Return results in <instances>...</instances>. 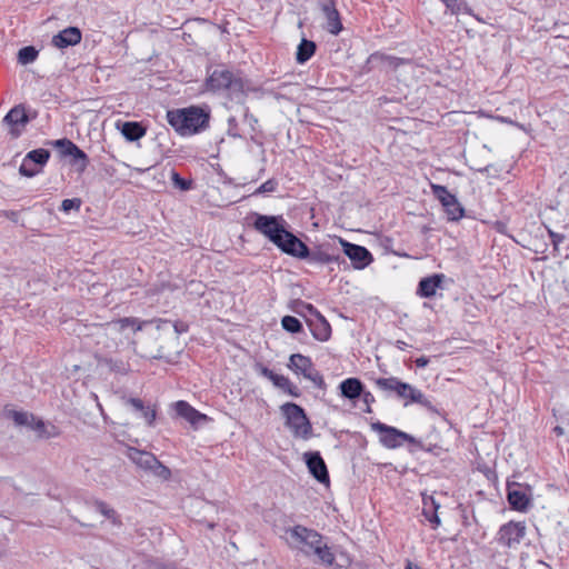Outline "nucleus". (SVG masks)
Segmentation results:
<instances>
[{
	"label": "nucleus",
	"mask_w": 569,
	"mask_h": 569,
	"mask_svg": "<svg viewBox=\"0 0 569 569\" xmlns=\"http://www.w3.org/2000/svg\"><path fill=\"white\" fill-rule=\"evenodd\" d=\"M292 547L299 549L307 557H315L313 562L330 567L336 556L325 540V537L315 529L297 525L287 530Z\"/></svg>",
	"instance_id": "nucleus-1"
},
{
	"label": "nucleus",
	"mask_w": 569,
	"mask_h": 569,
	"mask_svg": "<svg viewBox=\"0 0 569 569\" xmlns=\"http://www.w3.org/2000/svg\"><path fill=\"white\" fill-rule=\"evenodd\" d=\"M167 120L181 136L198 133L209 126L210 114L200 107L170 110Z\"/></svg>",
	"instance_id": "nucleus-2"
},
{
	"label": "nucleus",
	"mask_w": 569,
	"mask_h": 569,
	"mask_svg": "<svg viewBox=\"0 0 569 569\" xmlns=\"http://www.w3.org/2000/svg\"><path fill=\"white\" fill-rule=\"evenodd\" d=\"M376 387L387 395L393 392L400 399L419 403L428 410H433L431 401L417 388L407 382H402L396 377L378 378L375 380Z\"/></svg>",
	"instance_id": "nucleus-3"
},
{
	"label": "nucleus",
	"mask_w": 569,
	"mask_h": 569,
	"mask_svg": "<svg viewBox=\"0 0 569 569\" xmlns=\"http://www.w3.org/2000/svg\"><path fill=\"white\" fill-rule=\"evenodd\" d=\"M206 87L209 91H227L230 96L236 97L244 92L243 80L223 66H219L208 73Z\"/></svg>",
	"instance_id": "nucleus-4"
},
{
	"label": "nucleus",
	"mask_w": 569,
	"mask_h": 569,
	"mask_svg": "<svg viewBox=\"0 0 569 569\" xmlns=\"http://www.w3.org/2000/svg\"><path fill=\"white\" fill-rule=\"evenodd\" d=\"M280 410L286 418V426L291 430L293 437L310 438L312 426L302 407L293 402H287L280 407Z\"/></svg>",
	"instance_id": "nucleus-5"
},
{
	"label": "nucleus",
	"mask_w": 569,
	"mask_h": 569,
	"mask_svg": "<svg viewBox=\"0 0 569 569\" xmlns=\"http://www.w3.org/2000/svg\"><path fill=\"white\" fill-rule=\"evenodd\" d=\"M253 228L263 234L274 246L281 240L283 234L288 231L286 229V221L282 216H267L254 213Z\"/></svg>",
	"instance_id": "nucleus-6"
},
{
	"label": "nucleus",
	"mask_w": 569,
	"mask_h": 569,
	"mask_svg": "<svg viewBox=\"0 0 569 569\" xmlns=\"http://www.w3.org/2000/svg\"><path fill=\"white\" fill-rule=\"evenodd\" d=\"M372 430L379 432L380 435V442L386 447L390 449L398 448L402 446L403 441H407L409 443H412L417 446L420 449H426V447L422 445V442L411 435L403 432L395 427L385 425L380 421L373 422L371 425Z\"/></svg>",
	"instance_id": "nucleus-7"
},
{
	"label": "nucleus",
	"mask_w": 569,
	"mask_h": 569,
	"mask_svg": "<svg viewBox=\"0 0 569 569\" xmlns=\"http://www.w3.org/2000/svg\"><path fill=\"white\" fill-rule=\"evenodd\" d=\"M288 368L306 379L312 381L315 386L323 388L326 386L322 375L315 369L312 360L301 353H293L289 358Z\"/></svg>",
	"instance_id": "nucleus-8"
},
{
	"label": "nucleus",
	"mask_w": 569,
	"mask_h": 569,
	"mask_svg": "<svg viewBox=\"0 0 569 569\" xmlns=\"http://www.w3.org/2000/svg\"><path fill=\"white\" fill-rule=\"evenodd\" d=\"M432 194L440 201L445 208L449 220L457 221L465 214V209L447 187L441 184H431Z\"/></svg>",
	"instance_id": "nucleus-9"
},
{
	"label": "nucleus",
	"mask_w": 569,
	"mask_h": 569,
	"mask_svg": "<svg viewBox=\"0 0 569 569\" xmlns=\"http://www.w3.org/2000/svg\"><path fill=\"white\" fill-rule=\"evenodd\" d=\"M339 242L355 269H363L373 260L371 252L366 247L351 243L342 238H339Z\"/></svg>",
	"instance_id": "nucleus-10"
},
{
	"label": "nucleus",
	"mask_w": 569,
	"mask_h": 569,
	"mask_svg": "<svg viewBox=\"0 0 569 569\" xmlns=\"http://www.w3.org/2000/svg\"><path fill=\"white\" fill-rule=\"evenodd\" d=\"M529 488L516 482H507V499L511 509L526 512L531 498Z\"/></svg>",
	"instance_id": "nucleus-11"
},
{
	"label": "nucleus",
	"mask_w": 569,
	"mask_h": 569,
	"mask_svg": "<svg viewBox=\"0 0 569 569\" xmlns=\"http://www.w3.org/2000/svg\"><path fill=\"white\" fill-rule=\"evenodd\" d=\"M320 10L326 18L325 29L333 34L338 36L342 29V22L340 13L336 7V0H322L319 2Z\"/></svg>",
	"instance_id": "nucleus-12"
},
{
	"label": "nucleus",
	"mask_w": 569,
	"mask_h": 569,
	"mask_svg": "<svg viewBox=\"0 0 569 569\" xmlns=\"http://www.w3.org/2000/svg\"><path fill=\"white\" fill-rule=\"evenodd\" d=\"M277 247L283 253L298 259L307 258L309 256L308 246L290 231H287L283 234Z\"/></svg>",
	"instance_id": "nucleus-13"
},
{
	"label": "nucleus",
	"mask_w": 569,
	"mask_h": 569,
	"mask_svg": "<svg viewBox=\"0 0 569 569\" xmlns=\"http://www.w3.org/2000/svg\"><path fill=\"white\" fill-rule=\"evenodd\" d=\"M303 458L312 477L320 483L328 485L330 481L329 472L320 452L309 451L303 455Z\"/></svg>",
	"instance_id": "nucleus-14"
},
{
	"label": "nucleus",
	"mask_w": 569,
	"mask_h": 569,
	"mask_svg": "<svg viewBox=\"0 0 569 569\" xmlns=\"http://www.w3.org/2000/svg\"><path fill=\"white\" fill-rule=\"evenodd\" d=\"M30 121L22 104L13 107L3 118V123L10 127V134L18 138Z\"/></svg>",
	"instance_id": "nucleus-15"
},
{
	"label": "nucleus",
	"mask_w": 569,
	"mask_h": 569,
	"mask_svg": "<svg viewBox=\"0 0 569 569\" xmlns=\"http://www.w3.org/2000/svg\"><path fill=\"white\" fill-rule=\"evenodd\" d=\"M82 33L77 27H68L53 36L52 44L59 49H64L80 43Z\"/></svg>",
	"instance_id": "nucleus-16"
},
{
	"label": "nucleus",
	"mask_w": 569,
	"mask_h": 569,
	"mask_svg": "<svg viewBox=\"0 0 569 569\" xmlns=\"http://www.w3.org/2000/svg\"><path fill=\"white\" fill-rule=\"evenodd\" d=\"M446 276L443 273H433L422 278L417 288V295L422 298H431L436 295L437 289L441 288Z\"/></svg>",
	"instance_id": "nucleus-17"
},
{
	"label": "nucleus",
	"mask_w": 569,
	"mask_h": 569,
	"mask_svg": "<svg viewBox=\"0 0 569 569\" xmlns=\"http://www.w3.org/2000/svg\"><path fill=\"white\" fill-rule=\"evenodd\" d=\"M526 532L525 522L510 521L500 528V539L505 540L509 547L519 543Z\"/></svg>",
	"instance_id": "nucleus-18"
},
{
	"label": "nucleus",
	"mask_w": 569,
	"mask_h": 569,
	"mask_svg": "<svg viewBox=\"0 0 569 569\" xmlns=\"http://www.w3.org/2000/svg\"><path fill=\"white\" fill-rule=\"evenodd\" d=\"M312 337L321 342L328 341L331 337V326L328 320L322 316L307 320Z\"/></svg>",
	"instance_id": "nucleus-19"
},
{
	"label": "nucleus",
	"mask_w": 569,
	"mask_h": 569,
	"mask_svg": "<svg viewBox=\"0 0 569 569\" xmlns=\"http://www.w3.org/2000/svg\"><path fill=\"white\" fill-rule=\"evenodd\" d=\"M128 457L134 465L144 470H150L157 463V457L153 453L137 448H130Z\"/></svg>",
	"instance_id": "nucleus-20"
},
{
	"label": "nucleus",
	"mask_w": 569,
	"mask_h": 569,
	"mask_svg": "<svg viewBox=\"0 0 569 569\" xmlns=\"http://www.w3.org/2000/svg\"><path fill=\"white\" fill-rule=\"evenodd\" d=\"M174 410L179 417L186 419L191 425H197L200 420H204L207 418L206 415L200 413L183 400L177 401L174 403Z\"/></svg>",
	"instance_id": "nucleus-21"
},
{
	"label": "nucleus",
	"mask_w": 569,
	"mask_h": 569,
	"mask_svg": "<svg viewBox=\"0 0 569 569\" xmlns=\"http://www.w3.org/2000/svg\"><path fill=\"white\" fill-rule=\"evenodd\" d=\"M339 389L341 391V396L349 400L358 399L363 393V385L358 378H348L343 380L340 383Z\"/></svg>",
	"instance_id": "nucleus-22"
},
{
	"label": "nucleus",
	"mask_w": 569,
	"mask_h": 569,
	"mask_svg": "<svg viewBox=\"0 0 569 569\" xmlns=\"http://www.w3.org/2000/svg\"><path fill=\"white\" fill-rule=\"evenodd\" d=\"M127 403L131 406V408L141 415V417L146 420L148 426H153L157 411L154 408L150 406H144L143 401L139 398H129Z\"/></svg>",
	"instance_id": "nucleus-23"
},
{
	"label": "nucleus",
	"mask_w": 569,
	"mask_h": 569,
	"mask_svg": "<svg viewBox=\"0 0 569 569\" xmlns=\"http://www.w3.org/2000/svg\"><path fill=\"white\" fill-rule=\"evenodd\" d=\"M118 128L122 136L131 142L141 139L146 134V128L136 121H126L121 126L118 124Z\"/></svg>",
	"instance_id": "nucleus-24"
},
{
	"label": "nucleus",
	"mask_w": 569,
	"mask_h": 569,
	"mask_svg": "<svg viewBox=\"0 0 569 569\" xmlns=\"http://www.w3.org/2000/svg\"><path fill=\"white\" fill-rule=\"evenodd\" d=\"M439 505L435 501L432 497H423V508L422 516L427 521L430 522L433 529L438 528L441 523L440 518L438 516Z\"/></svg>",
	"instance_id": "nucleus-25"
},
{
	"label": "nucleus",
	"mask_w": 569,
	"mask_h": 569,
	"mask_svg": "<svg viewBox=\"0 0 569 569\" xmlns=\"http://www.w3.org/2000/svg\"><path fill=\"white\" fill-rule=\"evenodd\" d=\"M302 259L308 260L309 262L320 263V264H328V263H332V262L340 264V263L346 262L345 258H342L340 256L329 254L328 252H326L321 249H317V250L309 249V256L307 258H302Z\"/></svg>",
	"instance_id": "nucleus-26"
},
{
	"label": "nucleus",
	"mask_w": 569,
	"mask_h": 569,
	"mask_svg": "<svg viewBox=\"0 0 569 569\" xmlns=\"http://www.w3.org/2000/svg\"><path fill=\"white\" fill-rule=\"evenodd\" d=\"M156 320H139L134 317H126L116 320L113 323L118 326L120 331L131 328L134 332L142 330L147 325L154 322ZM159 323H167V320H157Z\"/></svg>",
	"instance_id": "nucleus-27"
},
{
	"label": "nucleus",
	"mask_w": 569,
	"mask_h": 569,
	"mask_svg": "<svg viewBox=\"0 0 569 569\" xmlns=\"http://www.w3.org/2000/svg\"><path fill=\"white\" fill-rule=\"evenodd\" d=\"M317 46L313 41L302 39L297 48L296 60L298 63H306L316 52Z\"/></svg>",
	"instance_id": "nucleus-28"
},
{
	"label": "nucleus",
	"mask_w": 569,
	"mask_h": 569,
	"mask_svg": "<svg viewBox=\"0 0 569 569\" xmlns=\"http://www.w3.org/2000/svg\"><path fill=\"white\" fill-rule=\"evenodd\" d=\"M93 506L96 510L109 519L113 526L120 527L122 525L119 513L104 501L94 500Z\"/></svg>",
	"instance_id": "nucleus-29"
},
{
	"label": "nucleus",
	"mask_w": 569,
	"mask_h": 569,
	"mask_svg": "<svg viewBox=\"0 0 569 569\" xmlns=\"http://www.w3.org/2000/svg\"><path fill=\"white\" fill-rule=\"evenodd\" d=\"M272 383L289 393L290 396L298 398L300 397V391L297 386H295L289 378L278 375L273 378Z\"/></svg>",
	"instance_id": "nucleus-30"
},
{
	"label": "nucleus",
	"mask_w": 569,
	"mask_h": 569,
	"mask_svg": "<svg viewBox=\"0 0 569 569\" xmlns=\"http://www.w3.org/2000/svg\"><path fill=\"white\" fill-rule=\"evenodd\" d=\"M50 158V152L47 149H34L27 153L24 159L31 161L32 166L43 167Z\"/></svg>",
	"instance_id": "nucleus-31"
},
{
	"label": "nucleus",
	"mask_w": 569,
	"mask_h": 569,
	"mask_svg": "<svg viewBox=\"0 0 569 569\" xmlns=\"http://www.w3.org/2000/svg\"><path fill=\"white\" fill-rule=\"evenodd\" d=\"M8 417L19 427H30L31 421H36V416L27 411L10 410L8 411Z\"/></svg>",
	"instance_id": "nucleus-32"
},
{
	"label": "nucleus",
	"mask_w": 569,
	"mask_h": 569,
	"mask_svg": "<svg viewBox=\"0 0 569 569\" xmlns=\"http://www.w3.org/2000/svg\"><path fill=\"white\" fill-rule=\"evenodd\" d=\"M39 51L33 46H27L18 51V62L20 64L32 63L38 58Z\"/></svg>",
	"instance_id": "nucleus-33"
},
{
	"label": "nucleus",
	"mask_w": 569,
	"mask_h": 569,
	"mask_svg": "<svg viewBox=\"0 0 569 569\" xmlns=\"http://www.w3.org/2000/svg\"><path fill=\"white\" fill-rule=\"evenodd\" d=\"M106 366L113 372L126 375L130 370V366L127 361L121 359L109 358L104 360Z\"/></svg>",
	"instance_id": "nucleus-34"
},
{
	"label": "nucleus",
	"mask_w": 569,
	"mask_h": 569,
	"mask_svg": "<svg viewBox=\"0 0 569 569\" xmlns=\"http://www.w3.org/2000/svg\"><path fill=\"white\" fill-rule=\"evenodd\" d=\"M282 328L290 333L302 331V323L293 316H284L281 320Z\"/></svg>",
	"instance_id": "nucleus-35"
},
{
	"label": "nucleus",
	"mask_w": 569,
	"mask_h": 569,
	"mask_svg": "<svg viewBox=\"0 0 569 569\" xmlns=\"http://www.w3.org/2000/svg\"><path fill=\"white\" fill-rule=\"evenodd\" d=\"M71 151H73L70 156L72 157L73 164L80 162V169L84 170L89 163V159L86 152L82 151L77 144L71 148Z\"/></svg>",
	"instance_id": "nucleus-36"
},
{
	"label": "nucleus",
	"mask_w": 569,
	"mask_h": 569,
	"mask_svg": "<svg viewBox=\"0 0 569 569\" xmlns=\"http://www.w3.org/2000/svg\"><path fill=\"white\" fill-rule=\"evenodd\" d=\"M171 181L173 186L181 191H188L192 188V180L181 178L174 170L171 171Z\"/></svg>",
	"instance_id": "nucleus-37"
},
{
	"label": "nucleus",
	"mask_w": 569,
	"mask_h": 569,
	"mask_svg": "<svg viewBox=\"0 0 569 569\" xmlns=\"http://www.w3.org/2000/svg\"><path fill=\"white\" fill-rule=\"evenodd\" d=\"M40 169L41 168L38 166H32L31 161H27L26 159H23L19 168V172L24 177L31 178L38 174L40 172Z\"/></svg>",
	"instance_id": "nucleus-38"
},
{
	"label": "nucleus",
	"mask_w": 569,
	"mask_h": 569,
	"mask_svg": "<svg viewBox=\"0 0 569 569\" xmlns=\"http://www.w3.org/2000/svg\"><path fill=\"white\" fill-rule=\"evenodd\" d=\"M277 187L278 181L276 179H268L253 192V194L271 193L276 191Z\"/></svg>",
	"instance_id": "nucleus-39"
},
{
	"label": "nucleus",
	"mask_w": 569,
	"mask_h": 569,
	"mask_svg": "<svg viewBox=\"0 0 569 569\" xmlns=\"http://www.w3.org/2000/svg\"><path fill=\"white\" fill-rule=\"evenodd\" d=\"M150 471H152L154 476L164 480L169 479L171 476L170 469L162 465L158 459L157 463L150 469Z\"/></svg>",
	"instance_id": "nucleus-40"
},
{
	"label": "nucleus",
	"mask_w": 569,
	"mask_h": 569,
	"mask_svg": "<svg viewBox=\"0 0 569 569\" xmlns=\"http://www.w3.org/2000/svg\"><path fill=\"white\" fill-rule=\"evenodd\" d=\"M54 146L61 151L63 156H71L73 151H71V148L76 146L71 140L69 139H59L54 142Z\"/></svg>",
	"instance_id": "nucleus-41"
},
{
	"label": "nucleus",
	"mask_w": 569,
	"mask_h": 569,
	"mask_svg": "<svg viewBox=\"0 0 569 569\" xmlns=\"http://www.w3.org/2000/svg\"><path fill=\"white\" fill-rule=\"evenodd\" d=\"M81 199L79 198H72V199H64L61 203L60 209L63 212H69L70 210H79L81 207Z\"/></svg>",
	"instance_id": "nucleus-42"
},
{
	"label": "nucleus",
	"mask_w": 569,
	"mask_h": 569,
	"mask_svg": "<svg viewBox=\"0 0 569 569\" xmlns=\"http://www.w3.org/2000/svg\"><path fill=\"white\" fill-rule=\"evenodd\" d=\"M47 427L48 426L44 423L43 420L38 419L36 417V421H31L29 428L34 430V431H37L40 438H44V435H46V431H47Z\"/></svg>",
	"instance_id": "nucleus-43"
},
{
	"label": "nucleus",
	"mask_w": 569,
	"mask_h": 569,
	"mask_svg": "<svg viewBox=\"0 0 569 569\" xmlns=\"http://www.w3.org/2000/svg\"><path fill=\"white\" fill-rule=\"evenodd\" d=\"M228 134L233 138L241 137L239 129H238V122L234 117H230L228 119Z\"/></svg>",
	"instance_id": "nucleus-44"
},
{
	"label": "nucleus",
	"mask_w": 569,
	"mask_h": 569,
	"mask_svg": "<svg viewBox=\"0 0 569 569\" xmlns=\"http://www.w3.org/2000/svg\"><path fill=\"white\" fill-rule=\"evenodd\" d=\"M300 303H301V307L303 308V310L306 312H308L311 317L316 318L321 315L319 312V310L316 307H313L311 303H306V302H300Z\"/></svg>",
	"instance_id": "nucleus-45"
},
{
	"label": "nucleus",
	"mask_w": 569,
	"mask_h": 569,
	"mask_svg": "<svg viewBox=\"0 0 569 569\" xmlns=\"http://www.w3.org/2000/svg\"><path fill=\"white\" fill-rule=\"evenodd\" d=\"M60 436V429L54 425H50L47 427V431L44 435V439L56 438Z\"/></svg>",
	"instance_id": "nucleus-46"
},
{
	"label": "nucleus",
	"mask_w": 569,
	"mask_h": 569,
	"mask_svg": "<svg viewBox=\"0 0 569 569\" xmlns=\"http://www.w3.org/2000/svg\"><path fill=\"white\" fill-rule=\"evenodd\" d=\"M173 328H174L176 333L180 335V333L187 332L189 329V326L183 321H176L173 323Z\"/></svg>",
	"instance_id": "nucleus-47"
},
{
	"label": "nucleus",
	"mask_w": 569,
	"mask_h": 569,
	"mask_svg": "<svg viewBox=\"0 0 569 569\" xmlns=\"http://www.w3.org/2000/svg\"><path fill=\"white\" fill-rule=\"evenodd\" d=\"M244 120L250 124L252 130H254V126L258 123V119L249 112V109H246Z\"/></svg>",
	"instance_id": "nucleus-48"
},
{
	"label": "nucleus",
	"mask_w": 569,
	"mask_h": 569,
	"mask_svg": "<svg viewBox=\"0 0 569 569\" xmlns=\"http://www.w3.org/2000/svg\"><path fill=\"white\" fill-rule=\"evenodd\" d=\"M260 373L263 377L268 378L270 381H272L273 378L277 376L276 372H273L272 370H270L269 368L263 367V366L260 367Z\"/></svg>",
	"instance_id": "nucleus-49"
},
{
	"label": "nucleus",
	"mask_w": 569,
	"mask_h": 569,
	"mask_svg": "<svg viewBox=\"0 0 569 569\" xmlns=\"http://www.w3.org/2000/svg\"><path fill=\"white\" fill-rule=\"evenodd\" d=\"M362 396H363V401L368 406L367 412H371L370 403H372L375 401L372 393L367 391V392H363Z\"/></svg>",
	"instance_id": "nucleus-50"
},
{
	"label": "nucleus",
	"mask_w": 569,
	"mask_h": 569,
	"mask_svg": "<svg viewBox=\"0 0 569 569\" xmlns=\"http://www.w3.org/2000/svg\"><path fill=\"white\" fill-rule=\"evenodd\" d=\"M415 363L418 368H425L429 363V359L427 357H419L415 360Z\"/></svg>",
	"instance_id": "nucleus-51"
},
{
	"label": "nucleus",
	"mask_w": 569,
	"mask_h": 569,
	"mask_svg": "<svg viewBox=\"0 0 569 569\" xmlns=\"http://www.w3.org/2000/svg\"><path fill=\"white\" fill-rule=\"evenodd\" d=\"M388 60L390 61V64L393 67H398L405 62L403 59L397 57H388Z\"/></svg>",
	"instance_id": "nucleus-52"
},
{
	"label": "nucleus",
	"mask_w": 569,
	"mask_h": 569,
	"mask_svg": "<svg viewBox=\"0 0 569 569\" xmlns=\"http://www.w3.org/2000/svg\"><path fill=\"white\" fill-rule=\"evenodd\" d=\"M405 569H422V568L419 565L413 563L411 560H407Z\"/></svg>",
	"instance_id": "nucleus-53"
},
{
	"label": "nucleus",
	"mask_w": 569,
	"mask_h": 569,
	"mask_svg": "<svg viewBox=\"0 0 569 569\" xmlns=\"http://www.w3.org/2000/svg\"><path fill=\"white\" fill-rule=\"evenodd\" d=\"M553 433L557 436V437H561L565 435V429L560 426H556L553 428Z\"/></svg>",
	"instance_id": "nucleus-54"
},
{
	"label": "nucleus",
	"mask_w": 569,
	"mask_h": 569,
	"mask_svg": "<svg viewBox=\"0 0 569 569\" xmlns=\"http://www.w3.org/2000/svg\"><path fill=\"white\" fill-rule=\"evenodd\" d=\"M4 214L7 218H9L13 221H17V219H18V212H16V211H7Z\"/></svg>",
	"instance_id": "nucleus-55"
},
{
	"label": "nucleus",
	"mask_w": 569,
	"mask_h": 569,
	"mask_svg": "<svg viewBox=\"0 0 569 569\" xmlns=\"http://www.w3.org/2000/svg\"><path fill=\"white\" fill-rule=\"evenodd\" d=\"M395 346L400 349V350H406V348L408 347V343L402 341V340H397Z\"/></svg>",
	"instance_id": "nucleus-56"
},
{
	"label": "nucleus",
	"mask_w": 569,
	"mask_h": 569,
	"mask_svg": "<svg viewBox=\"0 0 569 569\" xmlns=\"http://www.w3.org/2000/svg\"><path fill=\"white\" fill-rule=\"evenodd\" d=\"M499 121H507L505 118L500 117Z\"/></svg>",
	"instance_id": "nucleus-57"
}]
</instances>
